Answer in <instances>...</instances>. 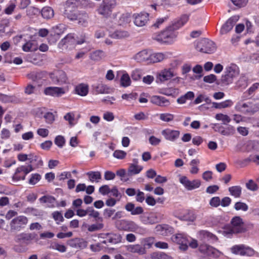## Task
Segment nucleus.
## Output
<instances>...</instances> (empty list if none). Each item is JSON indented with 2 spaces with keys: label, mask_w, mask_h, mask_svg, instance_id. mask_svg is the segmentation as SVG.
Instances as JSON below:
<instances>
[{
  "label": "nucleus",
  "mask_w": 259,
  "mask_h": 259,
  "mask_svg": "<svg viewBox=\"0 0 259 259\" xmlns=\"http://www.w3.org/2000/svg\"><path fill=\"white\" fill-rule=\"evenodd\" d=\"M120 84L122 87H126L131 84V79L127 74H124L120 79Z\"/></svg>",
  "instance_id": "a18cd8bd"
},
{
  "label": "nucleus",
  "mask_w": 259,
  "mask_h": 259,
  "mask_svg": "<svg viewBox=\"0 0 259 259\" xmlns=\"http://www.w3.org/2000/svg\"><path fill=\"white\" fill-rule=\"evenodd\" d=\"M189 16L187 15H183L181 17L180 19L178 20L177 22H175L172 24L174 29L177 30L180 27L184 25L188 20Z\"/></svg>",
  "instance_id": "4c0bfd02"
},
{
  "label": "nucleus",
  "mask_w": 259,
  "mask_h": 259,
  "mask_svg": "<svg viewBox=\"0 0 259 259\" xmlns=\"http://www.w3.org/2000/svg\"><path fill=\"white\" fill-rule=\"evenodd\" d=\"M88 15L86 13H79L77 14L78 24L83 27H87L88 25Z\"/></svg>",
  "instance_id": "cd10ccee"
},
{
  "label": "nucleus",
  "mask_w": 259,
  "mask_h": 259,
  "mask_svg": "<svg viewBox=\"0 0 259 259\" xmlns=\"http://www.w3.org/2000/svg\"><path fill=\"white\" fill-rule=\"evenodd\" d=\"M104 225L102 223L93 224L89 226L88 230L90 232H94L102 229Z\"/></svg>",
  "instance_id": "052dcab7"
},
{
  "label": "nucleus",
  "mask_w": 259,
  "mask_h": 259,
  "mask_svg": "<svg viewBox=\"0 0 259 259\" xmlns=\"http://www.w3.org/2000/svg\"><path fill=\"white\" fill-rule=\"evenodd\" d=\"M239 73L238 67L235 65L226 67L224 74L222 76L221 82L225 85H228L233 82L234 78Z\"/></svg>",
  "instance_id": "7ed1b4c3"
},
{
  "label": "nucleus",
  "mask_w": 259,
  "mask_h": 259,
  "mask_svg": "<svg viewBox=\"0 0 259 259\" xmlns=\"http://www.w3.org/2000/svg\"><path fill=\"white\" fill-rule=\"evenodd\" d=\"M229 191L232 196L238 198L240 197L242 188L239 186H232L229 188Z\"/></svg>",
  "instance_id": "a19ab883"
},
{
  "label": "nucleus",
  "mask_w": 259,
  "mask_h": 259,
  "mask_svg": "<svg viewBox=\"0 0 259 259\" xmlns=\"http://www.w3.org/2000/svg\"><path fill=\"white\" fill-rule=\"evenodd\" d=\"M117 176L120 177L121 180L123 182H126L129 180L128 177L126 173L125 169H120L116 171Z\"/></svg>",
  "instance_id": "8fccbe9b"
},
{
  "label": "nucleus",
  "mask_w": 259,
  "mask_h": 259,
  "mask_svg": "<svg viewBox=\"0 0 259 259\" xmlns=\"http://www.w3.org/2000/svg\"><path fill=\"white\" fill-rule=\"evenodd\" d=\"M52 215L57 224H59L60 222H62L64 220L62 213L59 211H54L52 213Z\"/></svg>",
  "instance_id": "09e8293b"
},
{
  "label": "nucleus",
  "mask_w": 259,
  "mask_h": 259,
  "mask_svg": "<svg viewBox=\"0 0 259 259\" xmlns=\"http://www.w3.org/2000/svg\"><path fill=\"white\" fill-rule=\"evenodd\" d=\"M171 240L180 245L179 248L182 250H186L188 248V239L182 234H178L171 237Z\"/></svg>",
  "instance_id": "ddd939ff"
},
{
  "label": "nucleus",
  "mask_w": 259,
  "mask_h": 259,
  "mask_svg": "<svg viewBox=\"0 0 259 259\" xmlns=\"http://www.w3.org/2000/svg\"><path fill=\"white\" fill-rule=\"evenodd\" d=\"M50 77L54 83L59 85L66 83L68 80L66 73L63 70H57L51 73Z\"/></svg>",
  "instance_id": "6e6552de"
},
{
  "label": "nucleus",
  "mask_w": 259,
  "mask_h": 259,
  "mask_svg": "<svg viewBox=\"0 0 259 259\" xmlns=\"http://www.w3.org/2000/svg\"><path fill=\"white\" fill-rule=\"evenodd\" d=\"M162 135L166 140L174 141L179 137L180 132L176 130L166 129L162 131Z\"/></svg>",
  "instance_id": "4be33fe9"
},
{
  "label": "nucleus",
  "mask_w": 259,
  "mask_h": 259,
  "mask_svg": "<svg viewBox=\"0 0 259 259\" xmlns=\"http://www.w3.org/2000/svg\"><path fill=\"white\" fill-rule=\"evenodd\" d=\"M39 200L41 203H47L49 206H51L54 205L56 199L52 196L45 195L40 198Z\"/></svg>",
  "instance_id": "ea45409f"
},
{
  "label": "nucleus",
  "mask_w": 259,
  "mask_h": 259,
  "mask_svg": "<svg viewBox=\"0 0 259 259\" xmlns=\"http://www.w3.org/2000/svg\"><path fill=\"white\" fill-rule=\"evenodd\" d=\"M196 219V215L192 212H188L186 215H184L183 217H181V219L184 221H187L190 222H193Z\"/></svg>",
  "instance_id": "603ef678"
},
{
  "label": "nucleus",
  "mask_w": 259,
  "mask_h": 259,
  "mask_svg": "<svg viewBox=\"0 0 259 259\" xmlns=\"http://www.w3.org/2000/svg\"><path fill=\"white\" fill-rule=\"evenodd\" d=\"M239 19V16L238 15H235L229 18L222 26L220 34L221 35L226 34L231 31Z\"/></svg>",
  "instance_id": "9b49d317"
},
{
  "label": "nucleus",
  "mask_w": 259,
  "mask_h": 259,
  "mask_svg": "<svg viewBox=\"0 0 259 259\" xmlns=\"http://www.w3.org/2000/svg\"><path fill=\"white\" fill-rule=\"evenodd\" d=\"M166 58L165 54L162 53H157L150 54V62L157 63L162 61Z\"/></svg>",
  "instance_id": "72a5a7b5"
},
{
  "label": "nucleus",
  "mask_w": 259,
  "mask_h": 259,
  "mask_svg": "<svg viewBox=\"0 0 259 259\" xmlns=\"http://www.w3.org/2000/svg\"><path fill=\"white\" fill-rule=\"evenodd\" d=\"M234 208L236 210H243L246 211L248 210V207L247 205L242 202H237L235 204Z\"/></svg>",
  "instance_id": "3c124183"
},
{
  "label": "nucleus",
  "mask_w": 259,
  "mask_h": 259,
  "mask_svg": "<svg viewBox=\"0 0 259 259\" xmlns=\"http://www.w3.org/2000/svg\"><path fill=\"white\" fill-rule=\"evenodd\" d=\"M174 116L169 113H162L160 115V119L165 122L171 121L174 119Z\"/></svg>",
  "instance_id": "6e6d98bb"
},
{
  "label": "nucleus",
  "mask_w": 259,
  "mask_h": 259,
  "mask_svg": "<svg viewBox=\"0 0 259 259\" xmlns=\"http://www.w3.org/2000/svg\"><path fill=\"white\" fill-rule=\"evenodd\" d=\"M65 140L62 136H58L55 138V143L60 148H62L65 144Z\"/></svg>",
  "instance_id": "bf43d9fd"
},
{
  "label": "nucleus",
  "mask_w": 259,
  "mask_h": 259,
  "mask_svg": "<svg viewBox=\"0 0 259 259\" xmlns=\"http://www.w3.org/2000/svg\"><path fill=\"white\" fill-rule=\"evenodd\" d=\"M125 209L128 212H130L133 215H139L143 213L144 210L141 206L135 207L134 203L128 202L125 205Z\"/></svg>",
  "instance_id": "aec40b11"
},
{
  "label": "nucleus",
  "mask_w": 259,
  "mask_h": 259,
  "mask_svg": "<svg viewBox=\"0 0 259 259\" xmlns=\"http://www.w3.org/2000/svg\"><path fill=\"white\" fill-rule=\"evenodd\" d=\"M232 227L231 231L232 233H239L244 232L242 219L239 217L233 218L231 221Z\"/></svg>",
  "instance_id": "4468645a"
},
{
  "label": "nucleus",
  "mask_w": 259,
  "mask_h": 259,
  "mask_svg": "<svg viewBox=\"0 0 259 259\" xmlns=\"http://www.w3.org/2000/svg\"><path fill=\"white\" fill-rule=\"evenodd\" d=\"M27 15L29 16H32L37 15L40 13L39 10L34 7H30L26 11Z\"/></svg>",
  "instance_id": "4d7b16f0"
},
{
  "label": "nucleus",
  "mask_w": 259,
  "mask_h": 259,
  "mask_svg": "<svg viewBox=\"0 0 259 259\" xmlns=\"http://www.w3.org/2000/svg\"><path fill=\"white\" fill-rule=\"evenodd\" d=\"M105 57V53L102 50H97L90 54V58L91 60L99 61Z\"/></svg>",
  "instance_id": "2f4dec72"
},
{
  "label": "nucleus",
  "mask_w": 259,
  "mask_h": 259,
  "mask_svg": "<svg viewBox=\"0 0 259 259\" xmlns=\"http://www.w3.org/2000/svg\"><path fill=\"white\" fill-rule=\"evenodd\" d=\"M180 182L188 190H192L193 189L197 188L199 187L201 184V182L200 180H194L192 181H190L185 176L181 177L180 179Z\"/></svg>",
  "instance_id": "dca6fc26"
},
{
  "label": "nucleus",
  "mask_w": 259,
  "mask_h": 259,
  "mask_svg": "<svg viewBox=\"0 0 259 259\" xmlns=\"http://www.w3.org/2000/svg\"><path fill=\"white\" fill-rule=\"evenodd\" d=\"M249 101L243 103H239L236 106V108L239 111L244 113L245 114L251 115V107H250Z\"/></svg>",
  "instance_id": "393cba45"
},
{
  "label": "nucleus",
  "mask_w": 259,
  "mask_h": 259,
  "mask_svg": "<svg viewBox=\"0 0 259 259\" xmlns=\"http://www.w3.org/2000/svg\"><path fill=\"white\" fill-rule=\"evenodd\" d=\"M199 249L201 252L213 258L220 257L222 254L219 250L206 244H200Z\"/></svg>",
  "instance_id": "1a4fd4ad"
},
{
  "label": "nucleus",
  "mask_w": 259,
  "mask_h": 259,
  "mask_svg": "<svg viewBox=\"0 0 259 259\" xmlns=\"http://www.w3.org/2000/svg\"><path fill=\"white\" fill-rule=\"evenodd\" d=\"M246 186L248 189L253 191H256L258 189L257 184L252 180H249L248 183L246 184Z\"/></svg>",
  "instance_id": "680f3d73"
},
{
  "label": "nucleus",
  "mask_w": 259,
  "mask_h": 259,
  "mask_svg": "<svg viewBox=\"0 0 259 259\" xmlns=\"http://www.w3.org/2000/svg\"><path fill=\"white\" fill-rule=\"evenodd\" d=\"M22 49L24 52L35 51L37 50V47L35 46L34 42L29 41L23 46Z\"/></svg>",
  "instance_id": "37998d69"
},
{
  "label": "nucleus",
  "mask_w": 259,
  "mask_h": 259,
  "mask_svg": "<svg viewBox=\"0 0 259 259\" xmlns=\"http://www.w3.org/2000/svg\"><path fill=\"white\" fill-rule=\"evenodd\" d=\"M210 206L214 207H218L221 205V200L219 197H212L209 201Z\"/></svg>",
  "instance_id": "e2e57ef3"
},
{
  "label": "nucleus",
  "mask_w": 259,
  "mask_h": 259,
  "mask_svg": "<svg viewBox=\"0 0 259 259\" xmlns=\"http://www.w3.org/2000/svg\"><path fill=\"white\" fill-rule=\"evenodd\" d=\"M212 104L213 105V107H214L215 108L221 109L231 106L232 104V102L230 100H226L221 103H218L215 102H213Z\"/></svg>",
  "instance_id": "79ce46f5"
},
{
  "label": "nucleus",
  "mask_w": 259,
  "mask_h": 259,
  "mask_svg": "<svg viewBox=\"0 0 259 259\" xmlns=\"http://www.w3.org/2000/svg\"><path fill=\"white\" fill-rule=\"evenodd\" d=\"M150 102L157 106L160 107H166L170 104L168 100L164 97L153 96L151 98Z\"/></svg>",
  "instance_id": "a211bd4d"
},
{
  "label": "nucleus",
  "mask_w": 259,
  "mask_h": 259,
  "mask_svg": "<svg viewBox=\"0 0 259 259\" xmlns=\"http://www.w3.org/2000/svg\"><path fill=\"white\" fill-rule=\"evenodd\" d=\"M44 93L46 95L59 97L65 93L64 89L58 87H47L44 90Z\"/></svg>",
  "instance_id": "6ab92c4d"
},
{
  "label": "nucleus",
  "mask_w": 259,
  "mask_h": 259,
  "mask_svg": "<svg viewBox=\"0 0 259 259\" xmlns=\"http://www.w3.org/2000/svg\"><path fill=\"white\" fill-rule=\"evenodd\" d=\"M88 176L89 180L92 182H99L101 179V174L100 171H89L87 173Z\"/></svg>",
  "instance_id": "f704fd0d"
},
{
  "label": "nucleus",
  "mask_w": 259,
  "mask_h": 259,
  "mask_svg": "<svg viewBox=\"0 0 259 259\" xmlns=\"http://www.w3.org/2000/svg\"><path fill=\"white\" fill-rule=\"evenodd\" d=\"M177 29H174L171 24L161 31L160 33L154 34L152 38L161 44L171 43L177 35L175 31Z\"/></svg>",
  "instance_id": "f257e3e1"
},
{
  "label": "nucleus",
  "mask_w": 259,
  "mask_h": 259,
  "mask_svg": "<svg viewBox=\"0 0 259 259\" xmlns=\"http://www.w3.org/2000/svg\"><path fill=\"white\" fill-rule=\"evenodd\" d=\"M239 88H244L247 85V78L245 75H242L236 82Z\"/></svg>",
  "instance_id": "49530a36"
},
{
  "label": "nucleus",
  "mask_w": 259,
  "mask_h": 259,
  "mask_svg": "<svg viewBox=\"0 0 259 259\" xmlns=\"http://www.w3.org/2000/svg\"><path fill=\"white\" fill-rule=\"evenodd\" d=\"M130 21V15L128 14H123L120 17L118 21V23L120 25H123L128 23Z\"/></svg>",
  "instance_id": "c03bdc74"
},
{
  "label": "nucleus",
  "mask_w": 259,
  "mask_h": 259,
  "mask_svg": "<svg viewBox=\"0 0 259 259\" xmlns=\"http://www.w3.org/2000/svg\"><path fill=\"white\" fill-rule=\"evenodd\" d=\"M215 118L218 120H222L224 124L229 123L231 121L230 118L227 115H224L222 113L217 114Z\"/></svg>",
  "instance_id": "de8ad7c7"
},
{
  "label": "nucleus",
  "mask_w": 259,
  "mask_h": 259,
  "mask_svg": "<svg viewBox=\"0 0 259 259\" xmlns=\"http://www.w3.org/2000/svg\"><path fill=\"white\" fill-rule=\"evenodd\" d=\"M131 223H132V222L127 220H121L117 221L116 222V225L118 229L126 230L130 228V226Z\"/></svg>",
  "instance_id": "58836bf2"
},
{
  "label": "nucleus",
  "mask_w": 259,
  "mask_h": 259,
  "mask_svg": "<svg viewBox=\"0 0 259 259\" xmlns=\"http://www.w3.org/2000/svg\"><path fill=\"white\" fill-rule=\"evenodd\" d=\"M214 42L207 38H202L198 41L196 46V49L200 52L210 54L216 50Z\"/></svg>",
  "instance_id": "20e7f679"
},
{
  "label": "nucleus",
  "mask_w": 259,
  "mask_h": 259,
  "mask_svg": "<svg viewBox=\"0 0 259 259\" xmlns=\"http://www.w3.org/2000/svg\"><path fill=\"white\" fill-rule=\"evenodd\" d=\"M83 41H76L73 34H68L59 43V47L62 49H66L68 45H74L75 44H81Z\"/></svg>",
  "instance_id": "f8f14e48"
},
{
  "label": "nucleus",
  "mask_w": 259,
  "mask_h": 259,
  "mask_svg": "<svg viewBox=\"0 0 259 259\" xmlns=\"http://www.w3.org/2000/svg\"><path fill=\"white\" fill-rule=\"evenodd\" d=\"M232 253L236 254H240L241 255H246L247 256H252L256 252L251 248L246 246L244 245H238L233 246L231 248Z\"/></svg>",
  "instance_id": "423d86ee"
},
{
  "label": "nucleus",
  "mask_w": 259,
  "mask_h": 259,
  "mask_svg": "<svg viewBox=\"0 0 259 259\" xmlns=\"http://www.w3.org/2000/svg\"><path fill=\"white\" fill-rule=\"evenodd\" d=\"M41 14L42 17L46 19H50L54 15L53 9L50 7H46L42 8Z\"/></svg>",
  "instance_id": "473e14b6"
},
{
  "label": "nucleus",
  "mask_w": 259,
  "mask_h": 259,
  "mask_svg": "<svg viewBox=\"0 0 259 259\" xmlns=\"http://www.w3.org/2000/svg\"><path fill=\"white\" fill-rule=\"evenodd\" d=\"M64 118L69 122L70 126H73L75 124L74 115L72 113H68L64 117Z\"/></svg>",
  "instance_id": "864d4df0"
},
{
  "label": "nucleus",
  "mask_w": 259,
  "mask_h": 259,
  "mask_svg": "<svg viewBox=\"0 0 259 259\" xmlns=\"http://www.w3.org/2000/svg\"><path fill=\"white\" fill-rule=\"evenodd\" d=\"M152 257L153 259H167V255L162 252H154Z\"/></svg>",
  "instance_id": "338daca9"
},
{
  "label": "nucleus",
  "mask_w": 259,
  "mask_h": 259,
  "mask_svg": "<svg viewBox=\"0 0 259 259\" xmlns=\"http://www.w3.org/2000/svg\"><path fill=\"white\" fill-rule=\"evenodd\" d=\"M27 222L28 220L26 217L19 216L13 219L11 222V229L14 230H19L27 223Z\"/></svg>",
  "instance_id": "2eb2a0df"
},
{
  "label": "nucleus",
  "mask_w": 259,
  "mask_h": 259,
  "mask_svg": "<svg viewBox=\"0 0 259 259\" xmlns=\"http://www.w3.org/2000/svg\"><path fill=\"white\" fill-rule=\"evenodd\" d=\"M199 236L200 238L204 241H216L218 239V238L215 235L205 230H201L199 231Z\"/></svg>",
  "instance_id": "b1692460"
},
{
  "label": "nucleus",
  "mask_w": 259,
  "mask_h": 259,
  "mask_svg": "<svg viewBox=\"0 0 259 259\" xmlns=\"http://www.w3.org/2000/svg\"><path fill=\"white\" fill-rule=\"evenodd\" d=\"M126 155V153L122 150H116L113 153V156L118 159H123Z\"/></svg>",
  "instance_id": "774afa93"
},
{
  "label": "nucleus",
  "mask_w": 259,
  "mask_h": 259,
  "mask_svg": "<svg viewBox=\"0 0 259 259\" xmlns=\"http://www.w3.org/2000/svg\"><path fill=\"white\" fill-rule=\"evenodd\" d=\"M29 79L37 83L38 85L42 83L43 74L41 72H32L28 75Z\"/></svg>",
  "instance_id": "bb28decb"
},
{
  "label": "nucleus",
  "mask_w": 259,
  "mask_h": 259,
  "mask_svg": "<svg viewBox=\"0 0 259 259\" xmlns=\"http://www.w3.org/2000/svg\"><path fill=\"white\" fill-rule=\"evenodd\" d=\"M87 214H88L90 217L95 219L99 218V212L95 210L92 207L87 208Z\"/></svg>",
  "instance_id": "13d9d810"
},
{
  "label": "nucleus",
  "mask_w": 259,
  "mask_h": 259,
  "mask_svg": "<svg viewBox=\"0 0 259 259\" xmlns=\"http://www.w3.org/2000/svg\"><path fill=\"white\" fill-rule=\"evenodd\" d=\"M128 250L134 253H137L139 254H143L146 252L145 248L139 244L130 245Z\"/></svg>",
  "instance_id": "c85d7f7f"
},
{
  "label": "nucleus",
  "mask_w": 259,
  "mask_h": 259,
  "mask_svg": "<svg viewBox=\"0 0 259 259\" xmlns=\"http://www.w3.org/2000/svg\"><path fill=\"white\" fill-rule=\"evenodd\" d=\"M150 54L146 50H143L137 53L133 57L134 59L138 62H141L145 61H150Z\"/></svg>",
  "instance_id": "5701e85b"
},
{
  "label": "nucleus",
  "mask_w": 259,
  "mask_h": 259,
  "mask_svg": "<svg viewBox=\"0 0 259 259\" xmlns=\"http://www.w3.org/2000/svg\"><path fill=\"white\" fill-rule=\"evenodd\" d=\"M175 76L174 71L171 69H165L158 74L157 79L161 82H163L170 79L172 77Z\"/></svg>",
  "instance_id": "412c9836"
},
{
  "label": "nucleus",
  "mask_w": 259,
  "mask_h": 259,
  "mask_svg": "<svg viewBox=\"0 0 259 259\" xmlns=\"http://www.w3.org/2000/svg\"><path fill=\"white\" fill-rule=\"evenodd\" d=\"M116 5V0H104L98 9L99 14L105 17L111 14L113 9Z\"/></svg>",
  "instance_id": "39448f33"
},
{
  "label": "nucleus",
  "mask_w": 259,
  "mask_h": 259,
  "mask_svg": "<svg viewBox=\"0 0 259 259\" xmlns=\"http://www.w3.org/2000/svg\"><path fill=\"white\" fill-rule=\"evenodd\" d=\"M149 17V14L145 12L135 13L132 16L134 24L139 27H143L148 23Z\"/></svg>",
  "instance_id": "0eeeda50"
},
{
  "label": "nucleus",
  "mask_w": 259,
  "mask_h": 259,
  "mask_svg": "<svg viewBox=\"0 0 259 259\" xmlns=\"http://www.w3.org/2000/svg\"><path fill=\"white\" fill-rule=\"evenodd\" d=\"M235 132V128L233 126L229 125L221 132V134L224 136H230L233 135Z\"/></svg>",
  "instance_id": "5fc2aeb1"
},
{
  "label": "nucleus",
  "mask_w": 259,
  "mask_h": 259,
  "mask_svg": "<svg viewBox=\"0 0 259 259\" xmlns=\"http://www.w3.org/2000/svg\"><path fill=\"white\" fill-rule=\"evenodd\" d=\"M106 237H104L105 240L100 243L95 245H91V249L93 251H99L103 247V244L106 245L108 247L110 245L115 244L121 241L122 237L119 234L107 233L105 234Z\"/></svg>",
  "instance_id": "f03ea898"
},
{
  "label": "nucleus",
  "mask_w": 259,
  "mask_h": 259,
  "mask_svg": "<svg viewBox=\"0 0 259 259\" xmlns=\"http://www.w3.org/2000/svg\"><path fill=\"white\" fill-rule=\"evenodd\" d=\"M75 93L81 96H85L88 93V86L84 84H80L75 88Z\"/></svg>",
  "instance_id": "c9c22d12"
},
{
  "label": "nucleus",
  "mask_w": 259,
  "mask_h": 259,
  "mask_svg": "<svg viewBox=\"0 0 259 259\" xmlns=\"http://www.w3.org/2000/svg\"><path fill=\"white\" fill-rule=\"evenodd\" d=\"M63 27L61 25H56L53 26L50 30V35L53 36L55 37L56 40L59 38V36L62 34L63 32Z\"/></svg>",
  "instance_id": "a878e982"
},
{
  "label": "nucleus",
  "mask_w": 259,
  "mask_h": 259,
  "mask_svg": "<svg viewBox=\"0 0 259 259\" xmlns=\"http://www.w3.org/2000/svg\"><path fill=\"white\" fill-rule=\"evenodd\" d=\"M156 232H159L160 234L163 235L166 233V231L168 230V226L167 225H157L155 228Z\"/></svg>",
  "instance_id": "0e129e2a"
},
{
  "label": "nucleus",
  "mask_w": 259,
  "mask_h": 259,
  "mask_svg": "<svg viewBox=\"0 0 259 259\" xmlns=\"http://www.w3.org/2000/svg\"><path fill=\"white\" fill-rule=\"evenodd\" d=\"M76 7L73 3H66L64 12V16L70 20H75L77 19Z\"/></svg>",
  "instance_id": "9d476101"
},
{
  "label": "nucleus",
  "mask_w": 259,
  "mask_h": 259,
  "mask_svg": "<svg viewBox=\"0 0 259 259\" xmlns=\"http://www.w3.org/2000/svg\"><path fill=\"white\" fill-rule=\"evenodd\" d=\"M249 101L251 107V115H253L259 111V97L251 99Z\"/></svg>",
  "instance_id": "7c9ffc66"
},
{
  "label": "nucleus",
  "mask_w": 259,
  "mask_h": 259,
  "mask_svg": "<svg viewBox=\"0 0 259 259\" xmlns=\"http://www.w3.org/2000/svg\"><path fill=\"white\" fill-rule=\"evenodd\" d=\"M110 36L115 39H121L128 36L129 34L126 31L116 30L110 34Z\"/></svg>",
  "instance_id": "e433bc0d"
},
{
  "label": "nucleus",
  "mask_w": 259,
  "mask_h": 259,
  "mask_svg": "<svg viewBox=\"0 0 259 259\" xmlns=\"http://www.w3.org/2000/svg\"><path fill=\"white\" fill-rule=\"evenodd\" d=\"M143 167L140 165L130 164L127 169V175L129 177L138 174L142 170Z\"/></svg>",
  "instance_id": "c756f323"
},
{
  "label": "nucleus",
  "mask_w": 259,
  "mask_h": 259,
  "mask_svg": "<svg viewBox=\"0 0 259 259\" xmlns=\"http://www.w3.org/2000/svg\"><path fill=\"white\" fill-rule=\"evenodd\" d=\"M93 89L96 94H110L112 89L102 82H97L93 85Z\"/></svg>",
  "instance_id": "f3484780"
},
{
  "label": "nucleus",
  "mask_w": 259,
  "mask_h": 259,
  "mask_svg": "<svg viewBox=\"0 0 259 259\" xmlns=\"http://www.w3.org/2000/svg\"><path fill=\"white\" fill-rule=\"evenodd\" d=\"M41 179V176L38 174H32L31 178L29 181L30 184L34 185L38 182Z\"/></svg>",
  "instance_id": "69168bd1"
}]
</instances>
